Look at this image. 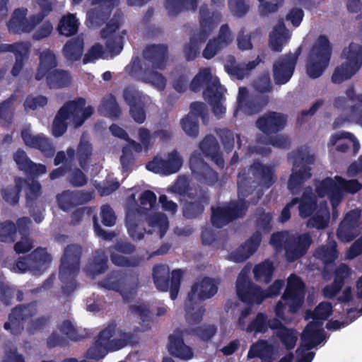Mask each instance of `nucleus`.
<instances>
[{
    "mask_svg": "<svg viewBox=\"0 0 362 362\" xmlns=\"http://www.w3.org/2000/svg\"><path fill=\"white\" fill-rule=\"evenodd\" d=\"M298 56V53L295 52L274 64V77L276 83L284 84L288 81L293 75Z\"/></svg>",
    "mask_w": 362,
    "mask_h": 362,
    "instance_id": "nucleus-13",
    "label": "nucleus"
},
{
    "mask_svg": "<svg viewBox=\"0 0 362 362\" xmlns=\"http://www.w3.org/2000/svg\"><path fill=\"white\" fill-rule=\"evenodd\" d=\"M102 221L107 226H112L115 223L116 217L112 210L107 206H103L101 209Z\"/></svg>",
    "mask_w": 362,
    "mask_h": 362,
    "instance_id": "nucleus-47",
    "label": "nucleus"
},
{
    "mask_svg": "<svg viewBox=\"0 0 362 362\" xmlns=\"http://www.w3.org/2000/svg\"><path fill=\"white\" fill-rule=\"evenodd\" d=\"M169 351L173 355L182 359H189L193 356L191 348L185 344L182 339L177 335L170 336Z\"/></svg>",
    "mask_w": 362,
    "mask_h": 362,
    "instance_id": "nucleus-20",
    "label": "nucleus"
},
{
    "mask_svg": "<svg viewBox=\"0 0 362 362\" xmlns=\"http://www.w3.org/2000/svg\"><path fill=\"white\" fill-rule=\"evenodd\" d=\"M283 285L281 281H275L269 291L265 292L253 286L248 279L247 273L243 272L237 280V293L243 301L251 304H260L265 298L278 294Z\"/></svg>",
    "mask_w": 362,
    "mask_h": 362,
    "instance_id": "nucleus-8",
    "label": "nucleus"
},
{
    "mask_svg": "<svg viewBox=\"0 0 362 362\" xmlns=\"http://www.w3.org/2000/svg\"><path fill=\"white\" fill-rule=\"evenodd\" d=\"M93 113L90 106L85 107V100L79 99L66 103L59 112L53 123V134L61 136L68 124L81 125Z\"/></svg>",
    "mask_w": 362,
    "mask_h": 362,
    "instance_id": "nucleus-6",
    "label": "nucleus"
},
{
    "mask_svg": "<svg viewBox=\"0 0 362 362\" xmlns=\"http://www.w3.org/2000/svg\"><path fill=\"white\" fill-rule=\"evenodd\" d=\"M268 327V324L262 314H258L255 319L247 327V332H264Z\"/></svg>",
    "mask_w": 362,
    "mask_h": 362,
    "instance_id": "nucleus-40",
    "label": "nucleus"
},
{
    "mask_svg": "<svg viewBox=\"0 0 362 362\" xmlns=\"http://www.w3.org/2000/svg\"><path fill=\"white\" fill-rule=\"evenodd\" d=\"M127 226L128 232L133 239L139 240L143 237V229L133 221L131 215H128L127 216Z\"/></svg>",
    "mask_w": 362,
    "mask_h": 362,
    "instance_id": "nucleus-43",
    "label": "nucleus"
},
{
    "mask_svg": "<svg viewBox=\"0 0 362 362\" xmlns=\"http://www.w3.org/2000/svg\"><path fill=\"white\" fill-rule=\"evenodd\" d=\"M273 271L272 264L269 261H265L255 267V277L259 282L267 283L272 278Z\"/></svg>",
    "mask_w": 362,
    "mask_h": 362,
    "instance_id": "nucleus-31",
    "label": "nucleus"
},
{
    "mask_svg": "<svg viewBox=\"0 0 362 362\" xmlns=\"http://www.w3.org/2000/svg\"><path fill=\"white\" fill-rule=\"evenodd\" d=\"M52 30V25L49 23H46L37 30L35 37L40 39L48 36Z\"/></svg>",
    "mask_w": 362,
    "mask_h": 362,
    "instance_id": "nucleus-58",
    "label": "nucleus"
},
{
    "mask_svg": "<svg viewBox=\"0 0 362 362\" xmlns=\"http://www.w3.org/2000/svg\"><path fill=\"white\" fill-rule=\"evenodd\" d=\"M288 238V233L286 232L274 234L271 238V244L276 248L279 247L282 243H286Z\"/></svg>",
    "mask_w": 362,
    "mask_h": 362,
    "instance_id": "nucleus-56",
    "label": "nucleus"
},
{
    "mask_svg": "<svg viewBox=\"0 0 362 362\" xmlns=\"http://www.w3.org/2000/svg\"><path fill=\"white\" fill-rule=\"evenodd\" d=\"M358 104L351 111L348 121L362 125V94L358 96Z\"/></svg>",
    "mask_w": 362,
    "mask_h": 362,
    "instance_id": "nucleus-44",
    "label": "nucleus"
},
{
    "mask_svg": "<svg viewBox=\"0 0 362 362\" xmlns=\"http://www.w3.org/2000/svg\"><path fill=\"white\" fill-rule=\"evenodd\" d=\"M331 313L332 306L325 302L319 304L314 312L310 313L313 321L308 325L302 334L300 347L297 350V362H311L314 355L309 350L323 340L322 322Z\"/></svg>",
    "mask_w": 362,
    "mask_h": 362,
    "instance_id": "nucleus-2",
    "label": "nucleus"
},
{
    "mask_svg": "<svg viewBox=\"0 0 362 362\" xmlns=\"http://www.w3.org/2000/svg\"><path fill=\"white\" fill-rule=\"evenodd\" d=\"M293 159L294 166L288 182V187L291 189H293L298 185H300L305 180L310 177V173L308 170L299 168V165L298 164V161L300 160L303 163H308L313 160V156L305 157L302 156L300 153H298L296 157H293Z\"/></svg>",
    "mask_w": 362,
    "mask_h": 362,
    "instance_id": "nucleus-15",
    "label": "nucleus"
},
{
    "mask_svg": "<svg viewBox=\"0 0 362 362\" xmlns=\"http://www.w3.org/2000/svg\"><path fill=\"white\" fill-rule=\"evenodd\" d=\"M15 230L14 225L10 222L0 225V240L2 241H13V234Z\"/></svg>",
    "mask_w": 362,
    "mask_h": 362,
    "instance_id": "nucleus-46",
    "label": "nucleus"
},
{
    "mask_svg": "<svg viewBox=\"0 0 362 362\" xmlns=\"http://www.w3.org/2000/svg\"><path fill=\"white\" fill-rule=\"evenodd\" d=\"M34 257L36 259L35 262H33L30 259L18 261L16 264L17 269L20 272H25L27 270V266L29 265L32 267L33 271L44 270L51 261L50 257L44 250L35 251Z\"/></svg>",
    "mask_w": 362,
    "mask_h": 362,
    "instance_id": "nucleus-17",
    "label": "nucleus"
},
{
    "mask_svg": "<svg viewBox=\"0 0 362 362\" xmlns=\"http://www.w3.org/2000/svg\"><path fill=\"white\" fill-rule=\"evenodd\" d=\"M26 10L17 9L14 11L13 16L8 23V28L13 32L25 31L29 32L31 27L28 22L25 21Z\"/></svg>",
    "mask_w": 362,
    "mask_h": 362,
    "instance_id": "nucleus-26",
    "label": "nucleus"
},
{
    "mask_svg": "<svg viewBox=\"0 0 362 362\" xmlns=\"http://www.w3.org/2000/svg\"><path fill=\"white\" fill-rule=\"evenodd\" d=\"M181 125L185 132L189 136H195L198 132L197 119L192 111L181 121Z\"/></svg>",
    "mask_w": 362,
    "mask_h": 362,
    "instance_id": "nucleus-34",
    "label": "nucleus"
},
{
    "mask_svg": "<svg viewBox=\"0 0 362 362\" xmlns=\"http://www.w3.org/2000/svg\"><path fill=\"white\" fill-rule=\"evenodd\" d=\"M343 63L336 69L332 76L334 83H341L351 78L358 69L362 60V48L360 45L352 42L343 51Z\"/></svg>",
    "mask_w": 362,
    "mask_h": 362,
    "instance_id": "nucleus-10",
    "label": "nucleus"
},
{
    "mask_svg": "<svg viewBox=\"0 0 362 362\" xmlns=\"http://www.w3.org/2000/svg\"><path fill=\"white\" fill-rule=\"evenodd\" d=\"M149 225L153 227L154 231L158 230L160 235H163L168 227V222L164 216L158 214L149 221Z\"/></svg>",
    "mask_w": 362,
    "mask_h": 362,
    "instance_id": "nucleus-41",
    "label": "nucleus"
},
{
    "mask_svg": "<svg viewBox=\"0 0 362 362\" xmlns=\"http://www.w3.org/2000/svg\"><path fill=\"white\" fill-rule=\"evenodd\" d=\"M182 276V272L180 270H175L172 272V281L170 288V296L172 299L177 297L179 287V282Z\"/></svg>",
    "mask_w": 362,
    "mask_h": 362,
    "instance_id": "nucleus-50",
    "label": "nucleus"
},
{
    "mask_svg": "<svg viewBox=\"0 0 362 362\" xmlns=\"http://www.w3.org/2000/svg\"><path fill=\"white\" fill-rule=\"evenodd\" d=\"M329 146H336V149L341 152H345L350 146L353 147L354 153H357L360 148V144L354 135L346 132H338L331 135Z\"/></svg>",
    "mask_w": 362,
    "mask_h": 362,
    "instance_id": "nucleus-14",
    "label": "nucleus"
},
{
    "mask_svg": "<svg viewBox=\"0 0 362 362\" xmlns=\"http://www.w3.org/2000/svg\"><path fill=\"white\" fill-rule=\"evenodd\" d=\"M260 243V237L258 234L255 235L251 238V239L247 241L243 247L244 250H247L245 254L239 257L235 258V261H242L246 258H247L250 255H252L257 248L258 245Z\"/></svg>",
    "mask_w": 362,
    "mask_h": 362,
    "instance_id": "nucleus-42",
    "label": "nucleus"
},
{
    "mask_svg": "<svg viewBox=\"0 0 362 362\" xmlns=\"http://www.w3.org/2000/svg\"><path fill=\"white\" fill-rule=\"evenodd\" d=\"M332 47L329 40L324 35L319 36L314 42L308 54L306 72L311 78L319 77L329 62Z\"/></svg>",
    "mask_w": 362,
    "mask_h": 362,
    "instance_id": "nucleus-7",
    "label": "nucleus"
},
{
    "mask_svg": "<svg viewBox=\"0 0 362 362\" xmlns=\"http://www.w3.org/2000/svg\"><path fill=\"white\" fill-rule=\"evenodd\" d=\"M132 250L130 246H124L121 247L119 249H117L113 252L112 259V262L119 266H126L130 265L131 264L127 259V258L123 255V254H126L127 252H131Z\"/></svg>",
    "mask_w": 362,
    "mask_h": 362,
    "instance_id": "nucleus-38",
    "label": "nucleus"
},
{
    "mask_svg": "<svg viewBox=\"0 0 362 362\" xmlns=\"http://www.w3.org/2000/svg\"><path fill=\"white\" fill-rule=\"evenodd\" d=\"M286 124L284 117L277 113L267 115L257 122L258 127L264 132L278 131Z\"/></svg>",
    "mask_w": 362,
    "mask_h": 362,
    "instance_id": "nucleus-18",
    "label": "nucleus"
},
{
    "mask_svg": "<svg viewBox=\"0 0 362 362\" xmlns=\"http://www.w3.org/2000/svg\"><path fill=\"white\" fill-rule=\"evenodd\" d=\"M83 48L82 40L79 39L71 40L64 47V55L71 62L76 61L81 58Z\"/></svg>",
    "mask_w": 362,
    "mask_h": 362,
    "instance_id": "nucleus-28",
    "label": "nucleus"
},
{
    "mask_svg": "<svg viewBox=\"0 0 362 362\" xmlns=\"http://www.w3.org/2000/svg\"><path fill=\"white\" fill-rule=\"evenodd\" d=\"M60 331L69 339L73 340H76L78 339L76 334L75 329L71 322L69 321H65L62 323L60 327Z\"/></svg>",
    "mask_w": 362,
    "mask_h": 362,
    "instance_id": "nucleus-53",
    "label": "nucleus"
},
{
    "mask_svg": "<svg viewBox=\"0 0 362 362\" xmlns=\"http://www.w3.org/2000/svg\"><path fill=\"white\" fill-rule=\"evenodd\" d=\"M132 342L131 334L116 330L115 327L111 326L100 333L95 344L88 351L86 356L90 359L98 360L108 351L119 350Z\"/></svg>",
    "mask_w": 362,
    "mask_h": 362,
    "instance_id": "nucleus-4",
    "label": "nucleus"
},
{
    "mask_svg": "<svg viewBox=\"0 0 362 362\" xmlns=\"http://www.w3.org/2000/svg\"><path fill=\"white\" fill-rule=\"evenodd\" d=\"M166 273L167 268L165 266H158L155 267L153 270L155 284L161 291H165L166 289V286L162 285L163 279H161V276L165 275Z\"/></svg>",
    "mask_w": 362,
    "mask_h": 362,
    "instance_id": "nucleus-51",
    "label": "nucleus"
},
{
    "mask_svg": "<svg viewBox=\"0 0 362 362\" xmlns=\"http://www.w3.org/2000/svg\"><path fill=\"white\" fill-rule=\"evenodd\" d=\"M274 355V347L265 341H259L252 345L248 353L249 358L258 356L263 362H271Z\"/></svg>",
    "mask_w": 362,
    "mask_h": 362,
    "instance_id": "nucleus-23",
    "label": "nucleus"
},
{
    "mask_svg": "<svg viewBox=\"0 0 362 362\" xmlns=\"http://www.w3.org/2000/svg\"><path fill=\"white\" fill-rule=\"evenodd\" d=\"M30 248L31 243L28 239H23L18 242L15 245V250L18 253L28 252Z\"/></svg>",
    "mask_w": 362,
    "mask_h": 362,
    "instance_id": "nucleus-60",
    "label": "nucleus"
},
{
    "mask_svg": "<svg viewBox=\"0 0 362 362\" xmlns=\"http://www.w3.org/2000/svg\"><path fill=\"white\" fill-rule=\"evenodd\" d=\"M139 137L144 147H147L148 144H151L153 140L152 136L150 135L149 132L146 129H140L139 131Z\"/></svg>",
    "mask_w": 362,
    "mask_h": 362,
    "instance_id": "nucleus-59",
    "label": "nucleus"
},
{
    "mask_svg": "<svg viewBox=\"0 0 362 362\" xmlns=\"http://www.w3.org/2000/svg\"><path fill=\"white\" fill-rule=\"evenodd\" d=\"M69 250L66 251L65 257L62 260V264L60 269V276L62 279H67L69 276H74L76 272L78 270L77 262H75L74 264L71 265L66 261L68 256Z\"/></svg>",
    "mask_w": 362,
    "mask_h": 362,
    "instance_id": "nucleus-39",
    "label": "nucleus"
},
{
    "mask_svg": "<svg viewBox=\"0 0 362 362\" xmlns=\"http://www.w3.org/2000/svg\"><path fill=\"white\" fill-rule=\"evenodd\" d=\"M269 327L272 329H279L277 334L287 349H292L295 346L297 341V334L293 330L281 327L280 325L277 324H269Z\"/></svg>",
    "mask_w": 362,
    "mask_h": 362,
    "instance_id": "nucleus-29",
    "label": "nucleus"
},
{
    "mask_svg": "<svg viewBox=\"0 0 362 362\" xmlns=\"http://www.w3.org/2000/svg\"><path fill=\"white\" fill-rule=\"evenodd\" d=\"M310 244V239L308 235L300 236L297 242L289 245L286 249L288 259L293 261L302 256Z\"/></svg>",
    "mask_w": 362,
    "mask_h": 362,
    "instance_id": "nucleus-24",
    "label": "nucleus"
},
{
    "mask_svg": "<svg viewBox=\"0 0 362 362\" xmlns=\"http://www.w3.org/2000/svg\"><path fill=\"white\" fill-rule=\"evenodd\" d=\"M173 158V165H166L164 160L156 157L147 164L146 168L155 173L170 174L176 173L182 165V161L177 157Z\"/></svg>",
    "mask_w": 362,
    "mask_h": 362,
    "instance_id": "nucleus-19",
    "label": "nucleus"
},
{
    "mask_svg": "<svg viewBox=\"0 0 362 362\" xmlns=\"http://www.w3.org/2000/svg\"><path fill=\"white\" fill-rule=\"evenodd\" d=\"M15 161L21 169L33 175H40L46 172V168L41 164L30 161L23 151H17L14 156Z\"/></svg>",
    "mask_w": 362,
    "mask_h": 362,
    "instance_id": "nucleus-22",
    "label": "nucleus"
},
{
    "mask_svg": "<svg viewBox=\"0 0 362 362\" xmlns=\"http://www.w3.org/2000/svg\"><path fill=\"white\" fill-rule=\"evenodd\" d=\"M362 170V157H360L357 161L352 163L348 168V175L350 177H354L358 173Z\"/></svg>",
    "mask_w": 362,
    "mask_h": 362,
    "instance_id": "nucleus-57",
    "label": "nucleus"
},
{
    "mask_svg": "<svg viewBox=\"0 0 362 362\" xmlns=\"http://www.w3.org/2000/svg\"><path fill=\"white\" fill-rule=\"evenodd\" d=\"M144 80L152 84L158 90H163L166 84L164 77L158 72L153 71L146 72Z\"/></svg>",
    "mask_w": 362,
    "mask_h": 362,
    "instance_id": "nucleus-36",
    "label": "nucleus"
},
{
    "mask_svg": "<svg viewBox=\"0 0 362 362\" xmlns=\"http://www.w3.org/2000/svg\"><path fill=\"white\" fill-rule=\"evenodd\" d=\"M47 103V100L43 96L28 97L25 102V109L34 110L40 106H43Z\"/></svg>",
    "mask_w": 362,
    "mask_h": 362,
    "instance_id": "nucleus-52",
    "label": "nucleus"
},
{
    "mask_svg": "<svg viewBox=\"0 0 362 362\" xmlns=\"http://www.w3.org/2000/svg\"><path fill=\"white\" fill-rule=\"evenodd\" d=\"M4 362H25L22 355L13 351L6 354Z\"/></svg>",
    "mask_w": 362,
    "mask_h": 362,
    "instance_id": "nucleus-63",
    "label": "nucleus"
},
{
    "mask_svg": "<svg viewBox=\"0 0 362 362\" xmlns=\"http://www.w3.org/2000/svg\"><path fill=\"white\" fill-rule=\"evenodd\" d=\"M40 66L36 78L40 79L46 76L49 83L52 86H63L69 81V74L62 71L54 69L56 60L54 54L49 50H44L40 54Z\"/></svg>",
    "mask_w": 362,
    "mask_h": 362,
    "instance_id": "nucleus-12",
    "label": "nucleus"
},
{
    "mask_svg": "<svg viewBox=\"0 0 362 362\" xmlns=\"http://www.w3.org/2000/svg\"><path fill=\"white\" fill-rule=\"evenodd\" d=\"M359 216L358 211H353L351 213L348 214L342 223L341 224L339 230H338V237L344 242L350 241L353 236L351 235L350 233V228L349 225L351 224L352 219L354 218H357Z\"/></svg>",
    "mask_w": 362,
    "mask_h": 362,
    "instance_id": "nucleus-32",
    "label": "nucleus"
},
{
    "mask_svg": "<svg viewBox=\"0 0 362 362\" xmlns=\"http://www.w3.org/2000/svg\"><path fill=\"white\" fill-rule=\"evenodd\" d=\"M22 137L26 145L45 151L48 146L47 139L41 136H33L28 131L22 132Z\"/></svg>",
    "mask_w": 362,
    "mask_h": 362,
    "instance_id": "nucleus-33",
    "label": "nucleus"
},
{
    "mask_svg": "<svg viewBox=\"0 0 362 362\" xmlns=\"http://www.w3.org/2000/svg\"><path fill=\"white\" fill-rule=\"evenodd\" d=\"M190 166L193 172H196L199 169H201L204 172H206L210 175H212L214 177L216 175L214 173L209 170L208 166L205 165L201 160L195 156H192L190 158Z\"/></svg>",
    "mask_w": 362,
    "mask_h": 362,
    "instance_id": "nucleus-49",
    "label": "nucleus"
},
{
    "mask_svg": "<svg viewBox=\"0 0 362 362\" xmlns=\"http://www.w3.org/2000/svg\"><path fill=\"white\" fill-rule=\"evenodd\" d=\"M159 202L160 204H162L163 208L166 210L169 211L171 213H174L176 211L177 206L175 203L173 202L167 201L166 197L164 195H162L160 197Z\"/></svg>",
    "mask_w": 362,
    "mask_h": 362,
    "instance_id": "nucleus-62",
    "label": "nucleus"
},
{
    "mask_svg": "<svg viewBox=\"0 0 362 362\" xmlns=\"http://www.w3.org/2000/svg\"><path fill=\"white\" fill-rule=\"evenodd\" d=\"M125 100L130 105V112L134 119L139 122L142 123L145 120V114L143 110L139 106L141 98L138 95L130 96L127 93L125 94Z\"/></svg>",
    "mask_w": 362,
    "mask_h": 362,
    "instance_id": "nucleus-30",
    "label": "nucleus"
},
{
    "mask_svg": "<svg viewBox=\"0 0 362 362\" xmlns=\"http://www.w3.org/2000/svg\"><path fill=\"white\" fill-rule=\"evenodd\" d=\"M290 37L289 31L285 28L283 23H279L271 33L269 45L273 50L280 51Z\"/></svg>",
    "mask_w": 362,
    "mask_h": 362,
    "instance_id": "nucleus-21",
    "label": "nucleus"
},
{
    "mask_svg": "<svg viewBox=\"0 0 362 362\" xmlns=\"http://www.w3.org/2000/svg\"><path fill=\"white\" fill-rule=\"evenodd\" d=\"M304 298V285L301 280L295 275L288 279L286 291L282 299L277 303L275 312L276 316L281 320H286L284 315L283 308L289 304V310L296 312L301 305Z\"/></svg>",
    "mask_w": 362,
    "mask_h": 362,
    "instance_id": "nucleus-11",
    "label": "nucleus"
},
{
    "mask_svg": "<svg viewBox=\"0 0 362 362\" xmlns=\"http://www.w3.org/2000/svg\"><path fill=\"white\" fill-rule=\"evenodd\" d=\"M362 186L356 180L345 181L339 176L327 178L317 185V196L305 194L300 204V214L302 216H310L308 226L316 228H325L329 222V213L325 201L322 198L327 195L333 207L341 200L344 192L355 193Z\"/></svg>",
    "mask_w": 362,
    "mask_h": 362,
    "instance_id": "nucleus-1",
    "label": "nucleus"
},
{
    "mask_svg": "<svg viewBox=\"0 0 362 362\" xmlns=\"http://www.w3.org/2000/svg\"><path fill=\"white\" fill-rule=\"evenodd\" d=\"M211 82L212 86L207 88L204 97L213 106L216 115L221 117L225 113L226 109L222 105L224 89L220 86L217 78L214 77L209 69L201 71L192 80V88L197 91L204 83Z\"/></svg>",
    "mask_w": 362,
    "mask_h": 362,
    "instance_id": "nucleus-9",
    "label": "nucleus"
},
{
    "mask_svg": "<svg viewBox=\"0 0 362 362\" xmlns=\"http://www.w3.org/2000/svg\"><path fill=\"white\" fill-rule=\"evenodd\" d=\"M250 308H246L244 310L241 312V314L238 318V325L243 329L247 330V327L248 325H247L246 318L250 313Z\"/></svg>",
    "mask_w": 362,
    "mask_h": 362,
    "instance_id": "nucleus-64",
    "label": "nucleus"
},
{
    "mask_svg": "<svg viewBox=\"0 0 362 362\" xmlns=\"http://www.w3.org/2000/svg\"><path fill=\"white\" fill-rule=\"evenodd\" d=\"M348 9L358 15H362V3L359 0H350L348 3Z\"/></svg>",
    "mask_w": 362,
    "mask_h": 362,
    "instance_id": "nucleus-61",
    "label": "nucleus"
},
{
    "mask_svg": "<svg viewBox=\"0 0 362 362\" xmlns=\"http://www.w3.org/2000/svg\"><path fill=\"white\" fill-rule=\"evenodd\" d=\"M156 197L154 193L150 191L144 192L141 197V209L148 211L151 209L156 203Z\"/></svg>",
    "mask_w": 362,
    "mask_h": 362,
    "instance_id": "nucleus-45",
    "label": "nucleus"
},
{
    "mask_svg": "<svg viewBox=\"0 0 362 362\" xmlns=\"http://www.w3.org/2000/svg\"><path fill=\"white\" fill-rule=\"evenodd\" d=\"M317 255L319 258L322 259L324 262H330L337 258V252L334 249V245H332L330 248H321L320 249Z\"/></svg>",
    "mask_w": 362,
    "mask_h": 362,
    "instance_id": "nucleus-48",
    "label": "nucleus"
},
{
    "mask_svg": "<svg viewBox=\"0 0 362 362\" xmlns=\"http://www.w3.org/2000/svg\"><path fill=\"white\" fill-rule=\"evenodd\" d=\"M201 148L205 153L215 159V154L217 153L218 147L213 138L205 139L201 144ZM216 162L220 166L223 165V160L220 158H216Z\"/></svg>",
    "mask_w": 362,
    "mask_h": 362,
    "instance_id": "nucleus-35",
    "label": "nucleus"
},
{
    "mask_svg": "<svg viewBox=\"0 0 362 362\" xmlns=\"http://www.w3.org/2000/svg\"><path fill=\"white\" fill-rule=\"evenodd\" d=\"M362 252V238L358 240L346 252L348 259H353Z\"/></svg>",
    "mask_w": 362,
    "mask_h": 362,
    "instance_id": "nucleus-55",
    "label": "nucleus"
},
{
    "mask_svg": "<svg viewBox=\"0 0 362 362\" xmlns=\"http://www.w3.org/2000/svg\"><path fill=\"white\" fill-rule=\"evenodd\" d=\"M303 13L300 9L292 10L287 16V20L290 21L293 25L298 26L302 21Z\"/></svg>",
    "mask_w": 362,
    "mask_h": 362,
    "instance_id": "nucleus-54",
    "label": "nucleus"
},
{
    "mask_svg": "<svg viewBox=\"0 0 362 362\" xmlns=\"http://www.w3.org/2000/svg\"><path fill=\"white\" fill-rule=\"evenodd\" d=\"M231 42V37L228 28L226 26H222L218 38L210 40L204 50L203 55L206 59L212 58L216 53Z\"/></svg>",
    "mask_w": 362,
    "mask_h": 362,
    "instance_id": "nucleus-16",
    "label": "nucleus"
},
{
    "mask_svg": "<svg viewBox=\"0 0 362 362\" xmlns=\"http://www.w3.org/2000/svg\"><path fill=\"white\" fill-rule=\"evenodd\" d=\"M78 21L74 14L64 16L58 25V30L60 34L65 36H70L76 33L78 28Z\"/></svg>",
    "mask_w": 362,
    "mask_h": 362,
    "instance_id": "nucleus-27",
    "label": "nucleus"
},
{
    "mask_svg": "<svg viewBox=\"0 0 362 362\" xmlns=\"http://www.w3.org/2000/svg\"><path fill=\"white\" fill-rule=\"evenodd\" d=\"M87 199L79 200L78 198V194H74L70 192H64L58 197V201L60 206L64 209L66 210L69 207L70 204H81L86 202Z\"/></svg>",
    "mask_w": 362,
    "mask_h": 362,
    "instance_id": "nucleus-37",
    "label": "nucleus"
},
{
    "mask_svg": "<svg viewBox=\"0 0 362 362\" xmlns=\"http://www.w3.org/2000/svg\"><path fill=\"white\" fill-rule=\"evenodd\" d=\"M216 292L215 283L208 278L199 279L192 286L185 304V317L189 323L201 320L203 310L199 303L212 297Z\"/></svg>",
    "mask_w": 362,
    "mask_h": 362,
    "instance_id": "nucleus-5",
    "label": "nucleus"
},
{
    "mask_svg": "<svg viewBox=\"0 0 362 362\" xmlns=\"http://www.w3.org/2000/svg\"><path fill=\"white\" fill-rule=\"evenodd\" d=\"M239 214L235 212L233 208L231 207H218L213 209L212 221L214 225L217 227H221L228 221L233 219L234 216H238Z\"/></svg>",
    "mask_w": 362,
    "mask_h": 362,
    "instance_id": "nucleus-25",
    "label": "nucleus"
},
{
    "mask_svg": "<svg viewBox=\"0 0 362 362\" xmlns=\"http://www.w3.org/2000/svg\"><path fill=\"white\" fill-rule=\"evenodd\" d=\"M124 33L119 30L118 23H110L102 30L101 37L105 41V49L100 44L93 45L83 57V63L88 64L99 59L112 57L122 49Z\"/></svg>",
    "mask_w": 362,
    "mask_h": 362,
    "instance_id": "nucleus-3",
    "label": "nucleus"
}]
</instances>
